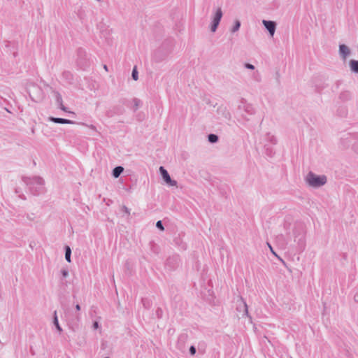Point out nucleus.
<instances>
[{
	"instance_id": "2",
	"label": "nucleus",
	"mask_w": 358,
	"mask_h": 358,
	"mask_svg": "<svg viewBox=\"0 0 358 358\" xmlns=\"http://www.w3.org/2000/svg\"><path fill=\"white\" fill-rule=\"evenodd\" d=\"M305 180H306V183L309 186H310L312 187H315V188L320 187L324 185L327 182V178L326 176H324V175L318 176L312 171H310L307 174Z\"/></svg>"
},
{
	"instance_id": "21",
	"label": "nucleus",
	"mask_w": 358,
	"mask_h": 358,
	"mask_svg": "<svg viewBox=\"0 0 358 358\" xmlns=\"http://www.w3.org/2000/svg\"><path fill=\"white\" fill-rule=\"evenodd\" d=\"M208 140L211 143H215L218 141L219 138L216 134H210L208 136Z\"/></svg>"
},
{
	"instance_id": "23",
	"label": "nucleus",
	"mask_w": 358,
	"mask_h": 358,
	"mask_svg": "<svg viewBox=\"0 0 358 358\" xmlns=\"http://www.w3.org/2000/svg\"><path fill=\"white\" fill-rule=\"evenodd\" d=\"M240 27H241V22L239 20H236L234 22V27L231 29V32L234 33V32L237 31L240 29Z\"/></svg>"
},
{
	"instance_id": "30",
	"label": "nucleus",
	"mask_w": 358,
	"mask_h": 358,
	"mask_svg": "<svg viewBox=\"0 0 358 358\" xmlns=\"http://www.w3.org/2000/svg\"><path fill=\"white\" fill-rule=\"evenodd\" d=\"M27 218L29 220H31V221H33L34 220L36 216H35V214L34 213H28L27 214Z\"/></svg>"
},
{
	"instance_id": "39",
	"label": "nucleus",
	"mask_w": 358,
	"mask_h": 358,
	"mask_svg": "<svg viewBox=\"0 0 358 358\" xmlns=\"http://www.w3.org/2000/svg\"><path fill=\"white\" fill-rule=\"evenodd\" d=\"M355 300L358 302V294L357 295H355Z\"/></svg>"
},
{
	"instance_id": "15",
	"label": "nucleus",
	"mask_w": 358,
	"mask_h": 358,
	"mask_svg": "<svg viewBox=\"0 0 358 358\" xmlns=\"http://www.w3.org/2000/svg\"><path fill=\"white\" fill-rule=\"evenodd\" d=\"M124 171V168L118 166L113 169V176L115 178H118L122 173Z\"/></svg>"
},
{
	"instance_id": "9",
	"label": "nucleus",
	"mask_w": 358,
	"mask_h": 358,
	"mask_svg": "<svg viewBox=\"0 0 358 358\" xmlns=\"http://www.w3.org/2000/svg\"><path fill=\"white\" fill-rule=\"evenodd\" d=\"M217 113L225 120H229L231 119V113L225 106H220L217 109Z\"/></svg>"
},
{
	"instance_id": "37",
	"label": "nucleus",
	"mask_w": 358,
	"mask_h": 358,
	"mask_svg": "<svg viewBox=\"0 0 358 358\" xmlns=\"http://www.w3.org/2000/svg\"><path fill=\"white\" fill-rule=\"evenodd\" d=\"M106 115H107L108 117H112V116H113V114H112L110 111H108V112L106 113Z\"/></svg>"
},
{
	"instance_id": "16",
	"label": "nucleus",
	"mask_w": 358,
	"mask_h": 358,
	"mask_svg": "<svg viewBox=\"0 0 358 358\" xmlns=\"http://www.w3.org/2000/svg\"><path fill=\"white\" fill-rule=\"evenodd\" d=\"M53 324L55 326L56 329L59 332L62 331V328L61 327V326L59 324L58 317H57V310L54 311V314H53Z\"/></svg>"
},
{
	"instance_id": "10",
	"label": "nucleus",
	"mask_w": 358,
	"mask_h": 358,
	"mask_svg": "<svg viewBox=\"0 0 358 358\" xmlns=\"http://www.w3.org/2000/svg\"><path fill=\"white\" fill-rule=\"evenodd\" d=\"M240 108L248 115H253L255 113L253 106L246 102H242V106H240Z\"/></svg>"
},
{
	"instance_id": "41",
	"label": "nucleus",
	"mask_w": 358,
	"mask_h": 358,
	"mask_svg": "<svg viewBox=\"0 0 358 358\" xmlns=\"http://www.w3.org/2000/svg\"><path fill=\"white\" fill-rule=\"evenodd\" d=\"M184 338V336H180V337L179 338L178 345L180 344V341L182 340V338Z\"/></svg>"
},
{
	"instance_id": "43",
	"label": "nucleus",
	"mask_w": 358,
	"mask_h": 358,
	"mask_svg": "<svg viewBox=\"0 0 358 358\" xmlns=\"http://www.w3.org/2000/svg\"><path fill=\"white\" fill-rule=\"evenodd\" d=\"M32 86H33L34 88H36V89L38 88L37 86H36L34 85H33Z\"/></svg>"
},
{
	"instance_id": "22",
	"label": "nucleus",
	"mask_w": 358,
	"mask_h": 358,
	"mask_svg": "<svg viewBox=\"0 0 358 358\" xmlns=\"http://www.w3.org/2000/svg\"><path fill=\"white\" fill-rule=\"evenodd\" d=\"M133 103H134V106H133V108H134V111H136L138 108L141 106V101L137 98H134L133 99Z\"/></svg>"
},
{
	"instance_id": "44",
	"label": "nucleus",
	"mask_w": 358,
	"mask_h": 358,
	"mask_svg": "<svg viewBox=\"0 0 358 358\" xmlns=\"http://www.w3.org/2000/svg\"><path fill=\"white\" fill-rule=\"evenodd\" d=\"M105 358H110V357H105Z\"/></svg>"
},
{
	"instance_id": "3",
	"label": "nucleus",
	"mask_w": 358,
	"mask_h": 358,
	"mask_svg": "<svg viewBox=\"0 0 358 358\" xmlns=\"http://www.w3.org/2000/svg\"><path fill=\"white\" fill-rule=\"evenodd\" d=\"M341 142L345 148L351 147L355 152L358 153V133L348 134L341 139Z\"/></svg>"
},
{
	"instance_id": "11",
	"label": "nucleus",
	"mask_w": 358,
	"mask_h": 358,
	"mask_svg": "<svg viewBox=\"0 0 358 358\" xmlns=\"http://www.w3.org/2000/svg\"><path fill=\"white\" fill-rule=\"evenodd\" d=\"M339 54L343 59H345L350 54V50L347 45L341 44L339 45Z\"/></svg>"
},
{
	"instance_id": "7",
	"label": "nucleus",
	"mask_w": 358,
	"mask_h": 358,
	"mask_svg": "<svg viewBox=\"0 0 358 358\" xmlns=\"http://www.w3.org/2000/svg\"><path fill=\"white\" fill-rule=\"evenodd\" d=\"M159 171L162 174V176L164 180L171 186H176L177 185V182L176 180H171L168 171L163 167H159Z\"/></svg>"
},
{
	"instance_id": "31",
	"label": "nucleus",
	"mask_w": 358,
	"mask_h": 358,
	"mask_svg": "<svg viewBox=\"0 0 358 358\" xmlns=\"http://www.w3.org/2000/svg\"><path fill=\"white\" fill-rule=\"evenodd\" d=\"M61 273L64 278H66L69 275V271L66 268H63L61 271Z\"/></svg>"
},
{
	"instance_id": "28",
	"label": "nucleus",
	"mask_w": 358,
	"mask_h": 358,
	"mask_svg": "<svg viewBox=\"0 0 358 358\" xmlns=\"http://www.w3.org/2000/svg\"><path fill=\"white\" fill-rule=\"evenodd\" d=\"M156 315L158 318H161L163 315V310L161 308H158L156 310Z\"/></svg>"
},
{
	"instance_id": "13",
	"label": "nucleus",
	"mask_w": 358,
	"mask_h": 358,
	"mask_svg": "<svg viewBox=\"0 0 358 358\" xmlns=\"http://www.w3.org/2000/svg\"><path fill=\"white\" fill-rule=\"evenodd\" d=\"M54 93L55 96L56 102L58 104L59 108L62 110L66 112L67 110L66 108L63 105V101L61 94L58 92H54Z\"/></svg>"
},
{
	"instance_id": "12",
	"label": "nucleus",
	"mask_w": 358,
	"mask_h": 358,
	"mask_svg": "<svg viewBox=\"0 0 358 358\" xmlns=\"http://www.w3.org/2000/svg\"><path fill=\"white\" fill-rule=\"evenodd\" d=\"M48 120L54 123L57 124H74L75 122L73 120H70L68 119L61 118V117H50Z\"/></svg>"
},
{
	"instance_id": "4",
	"label": "nucleus",
	"mask_w": 358,
	"mask_h": 358,
	"mask_svg": "<svg viewBox=\"0 0 358 358\" xmlns=\"http://www.w3.org/2000/svg\"><path fill=\"white\" fill-rule=\"evenodd\" d=\"M294 241L296 243L298 250L300 251H303L305 249L306 246V238L304 232L301 231L296 234V232L295 231Z\"/></svg>"
},
{
	"instance_id": "27",
	"label": "nucleus",
	"mask_w": 358,
	"mask_h": 358,
	"mask_svg": "<svg viewBox=\"0 0 358 358\" xmlns=\"http://www.w3.org/2000/svg\"><path fill=\"white\" fill-rule=\"evenodd\" d=\"M265 148H266V154L269 157H272L273 155V152L272 149L269 148L267 145H265Z\"/></svg>"
},
{
	"instance_id": "34",
	"label": "nucleus",
	"mask_w": 358,
	"mask_h": 358,
	"mask_svg": "<svg viewBox=\"0 0 358 358\" xmlns=\"http://www.w3.org/2000/svg\"><path fill=\"white\" fill-rule=\"evenodd\" d=\"M99 322L97 321L94 322V323H93V328L94 329H96L99 328Z\"/></svg>"
},
{
	"instance_id": "14",
	"label": "nucleus",
	"mask_w": 358,
	"mask_h": 358,
	"mask_svg": "<svg viewBox=\"0 0 358 358\" xmlns=\"http://www.w3.org/2000/svg\"><path fill=\"white\" fill-rule=\"evenodd\" d=\"M339 99L342 101H348L351 99V93L349 91H343L339 94Z\"/></svg>"
},
{
	"instance_id": "40",
	"label": "nucleus",
	"mask_w": 358,
	"mask_h": 358,
	"mask_svg": "<svg viewBox=\"0 0 358 358\" xmlns=\"http://www.w3.org/2000/svg\"><path fill=\"white\" fill-rule=\"evenodd\" d=\"M103 68L106 71H108V66L106 65H104Z\"/></svg>"
},
{
	"instance_id": "20",
	"label": "nucleus",
	"mask_w": 358,
	"mask_h": 358,
	"mask_svg": "<svg viewBox=\"0 0 358 358\" xmlns=\"http://www.w3.org/2000/svg\"><path fill=\"white\" fill-rule=\"evenodd\" d=\"M71 250L69 246L66 245L65 247V259L68 262H71Z\"/></svg>"
},
{
	"instance_id": "6",
	"label": "nucleus",
	"mask_w": 358,
	"mask_h": 358,
	"mask_svg": "<svg viewBox=\"0 0 358 358\" xmlns=\"http://www.w3.org/2000/svg\"><path fill=\"white\" fill-rule=\"evenodd\" d=\"M236 310L238 313H242L243 317L249 316L248 305L242 296H240L239 299L237 301Z\"/></svg>"
},
{
	"instance_id": "19",
	"label": "nucleus",
	"mask_w": 358,
	"mask_h": 358,
	"mask_svg": "<svg viewBox=\"0 0 358 358\" xmlns=\"http://www.w3.org/2000/svg\"><path fill=\"white\" fill-rule=\"evenodd\" d=\"M266 140L271 143L272 145H275L277 143V138L274 135H272L270 133L266 134Z\"/></svg>"
},
{
	"instance_id": "25",
	"label": "nucleus",
	"mask_w": 358,
	"mask_h": 358,
	"mask_svg": "<svg viewBox=\"0 0 358 358\" xmlns=\"http://www.w3.org/2000/svg\"><path fill=\"white\" fill-rule=\"evenodd\" d=\"M131 76H132V78L134 80H137L138 78V71L136 70V68L134 67L133 71H132V73H131Z\"/></svg>"
},
{
	"instance_id": "29",
	"label": "nucleus",
	"mask_w": 358,
	"mask_h": 358,
	"mask_svg": "<svg viewBox=\"0 0 358 358\" xmlns=\"http://www.w3.org/2000/svg\"><path fill=\"white\" fill-rule=\"evenodd\" d=\"M156 227H157L159 229H160V230H162V231L164 230V228L163 224H162V221H161V220H159V221H157V223H156Z\"/></svg>"
},
{
	"instance_id": "32",
	"label": "nucleus",
	"mask_w": 358,
	"mask_h": 358,
	"mask_svg": "<svg viewBox=\"0 0 358 358\" xmlns=\"http://www.w3.org/2000/svg\"><path fill=\"white\" fill-rule=\"evenodd\" d=\"M244 66L248 69H250V70L255 69V66L251 64H249V63H245Z\"/></svg>"
},
{
	"instance_id": "18",
	"label": "nucleus",
	"mask_w": 358,
	"mask_h": 358,
	"mask_svg": "<svg viewBox=\"0 0 358 358\" xmlns=\"http://www.w3.org/2000/svg\"><path fill=\"white\" fill-rule=\"evenodd\" d=\"M62 77L67 82L71 83L73 80V74L70 71H64L62 73Z\"/></svg>"
},
{
	"instance_id": "1",
	"label": "nucleus",
	"mask_w": 358,
	"mask_h": 358,
	"mask_svg": "<svg viewBox=\"0 0 358 358\" xmlns=\"http://www.w3.org/2000/svg\"><path fill=\"white\" fill-rule=\"evenodd\" d=\"M22 181L29 187L34 195H38L44 192L45 181L40 176L22 177Z\"/></svg>"
},
{
	"instance_id": "38",
	"label": "nucleus",
	"mask_w": 358,
	"mask_h": 358,
	"mask_svg": "<svg viewBox=\"0 0 358 358\" xmlns=\"http://www.w3.org/2000/svg\"><path fill=\"white\" fill-rule=\"evenodd\" d=\"M19 197L22 199H26V198H25L24 194H19Z\"/></svg>"
},
{
	"instance_id": "5",
	"label": "nucleus",
	"mask_w": 358,
	"mask_h": 358,
	"mask_svg": "<svg viewBox=\"0 0 358 358\" xmlns=\"http://www.w3.org/2000/svg\"><path fill=\"white\" fill-rule=\"evenodd\" d=\"M222 11L220 8H217L215 10V13L214 14V16L213 17V21L211 23V31L213 32H215L220 24V22L222 17Z\"/></svg>"
},
{
	"instance_id": "17",
	"label": "nucleus",
	"mask_w": 358,
	"mask_h": 358,
	"mask_svg": "<svg viewBox=\"0 0 358 358\" xmlns=\"http://www.w3.org/2000/svg\"><path fill=\"white\" fill-rule=\"evenodd\" d=\"M350 66L351 70L353 72L358 73V61L357 60H355V59L350 60Z\"/></svg>"
},
{
	"instance_id": "42",
	"label": "nucleus",
	"mask_w": 358,
	"mask_h": 358,
	"mask_svg": "<svg viewBox=\"0 0 358 358\" xmlns=\"http://www.w3.org/2000/svg\"><path fill=\"white\" fill-rule=\"evenodd\" d=\"M15 192H16L17 194H18V193H19V190H18L17 189H15Z\"/></svg>"
},
{
	"instance_id": "26",
	"label": "nucleus",
	"mask_w": 358,
	"mask_h": 358,
	"mask_svg": "<svg viewBox=\"0 0 358 358\" xmlns=\"http://www.w3.org/2000/svg\"><path fill=\"white\" fill-rule=\"evenodd\" d=\"M267 245L268 246L272 254L274 255L275 257H277L281 262H284V261L275 253V252L273 250L272 246L271 245V244L269 243H267Z\"/></svg>"
},
{
	"instance_id": "33",
	"label": "nucleus",
	"mask_w": 358,
	"mask_h": 358,
	"mask_svg": "<svg viewBox=\"0 0 358 358\" xmlns=\"http://www.w3.org/2000/svg\"><path fill=\"white\" fill-rule=\"evenodd\" d=\"M196 348L194 346V345H192L190 348H189V353L192 355H194L196 354Z\"/></svg>"
},
{
	"instance_id": "8",
	"label": "nucleus",
	"mask_w": 358,
	"mask_h": 358,
	"mask_svg": "<svg viewBox=\"0 0 358 358\" xmlns=\"http://www.w3.org/2000/svg\"><path fill=\"white\" fill-rule=\"evenodd\" d=\"M262 23L264 25L265 28L269 32L270 35L271 36H273L275 31L276 23L274 21L265 20H264L262 21Z\"/></svg>"
},
{
	"instance_id": "36",
	"label": "nucleus",
	"mask_w": 358,
	"mask_h": 358,
	"mask_svg": "<svg viewBox=\"0 0 358 358\" xmlns=\"http://www.w3.org/2000/svg\"><path fill=\"white\" fill-rule=\"evenodd\" d=\"M76 310L79 311L80 310V306L79 304H76Z\"/></svg>"
},
{
	"instance_id": "35",
	"label": "nucleus",
	"mask_w": 358,
	"mask_h": 358,
	"mask_svg": "<svg viewBox=\"0 0 358 358\" xmlns=\"http://www.w3.org/2000/svg\"><path fill=\"white\" fill-rule=\"evenodd\" d=\"M123 208H124L125 213H127L129 215L130 214V211L128 208H127L126 206H124Z\"/></svg>"
},
{
	"instance_id": "24",
	"label": "nucleus",
	"mask_w": 358,
	"mask_h": 358,
	"mask_svg": "<svg viewBox=\"0 0 358 358\" xmlns=\"http://www.w3.org/2000/svg\"><path fill=\"white\" fill-rule=\"evenodd\" d=\"M142 303L145 308H150L151 306L150 301L148 299H143Z\"/></svg>"
}]
</instances>
